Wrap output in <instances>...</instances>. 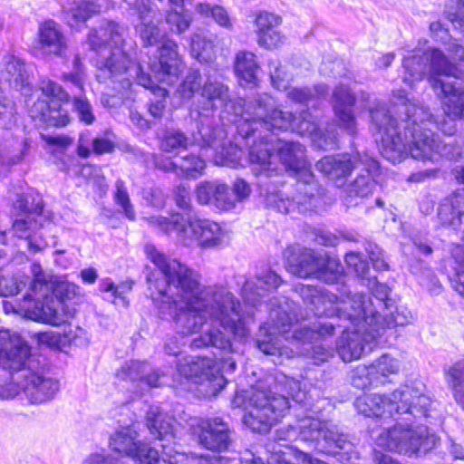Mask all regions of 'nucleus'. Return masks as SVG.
Returning a JSON list of instances; mask_svg holds the SVG:
<instances>
[{
  "label": "nucleus",
  "instance_id": "nucleus-1",
  "mask_svg": "<svg viewBox=\"0 0 464 464\" xmlns=\"http://www.w3.org/2000/svg\"><path fill=\"white\" fill-rule=\"evenodd\" d=\"M147 257L160 277L150 283L169 306V314L183 334L199 332L203 325L218 324L235 336L244 337L247 328L240 302L223 285H202L200 274L147 244Z\"/></svg>",
  "mask_w": 464,
  "mask_h": 464
},
{
  "label": "nucleus",
  "instance_id": "nucleus-2",
  "mask_svg": "<svg viewBox=\"0 0 464 464\" xmlns=\"http://www.w3.org/2000/svg\"><path fill=\"white\" fill-rule=\"evenodd\" d=\"M395 111L401 123L394 119L384 104L370 109L372 127L376 140L382 144V153L393 164L411 157L420 161H437L444 157L457 160L462 150L457 146L442 142L431 127L437 123L429 109L398 92Z\"/></svg>",
  "mask_w": 464,
  "mask_h": 464
},
{
  "label": "nucleus",
  "instance_id": "nucleus-3",
  "mask_svg": "<svg viewBox=\"0 0 464 464\" xmlns=\"http://www.w3.org/2000/svg\"><path fill=\"white\" fill-rule=\"evenodd\" d=\"M123 27L108 21L88 36V44L96 53V77L99 82L119 83L118 94L103 93L101 101L105 107L116 108L122 103L124 93L131 88L132 82L127 76L130 70L131 59L120 45L123 43Z\"/></svg>",
  "mask_w": 464,
  "mask_h": 464
},
{
  "label": "nucleus",
  "instance_id": "nucleus-4",
  "mask_svg": "<svg viewBox=\"0 0 464 464\" xmlns=\"http://www.w3.org/2000/svg\"><path fill=\"white\" fill-rule=\"evenodd\" d=\"M289 398L296 402L306 399V392L298 380L276 374L267 388L262 385L252 389L248 397L245 423L253 430L266 432L290 411Z\"/></svg>",
  "mask_w": 464,
  "mask_h": 464
},
{
  "label": "nucleus",
  "instance_id": "nucleus-5",
  "mask_svg": "<svg viewBox=\"0 0 464 464\" xmlns=\"http://www.w3.org/2000/svg\"><path fill=\"white\" fill-rule=\"evenodd\" d=\"M240 116L243 121L239 125L240 131H244L247 138L255 136L258 128L269 132L291 130L312 140L318 130L317 123L308 111H303L298 116L284 111L275 107L272 97L266 93L243 102Z\"/></svg>",
  "mask_w": 464,
  "mask_h": 464
},
{
  "label": "nucleus",
  "instance_id": "nucleus-6",
  "mask_svg": "<svg viewBox=\"0 0 464 464\" xmlns=\"http://www.w3.org/2000/svg\"><path fill=\"white\" fill-rule=\"evenodd\" d=\"M130 14L136 16V31L144 45L159 44L158 58L149 64L156 82L171 84L180 72L181 59L178 44L161 34L158 27L157 9L150 0H135L130 8Z\"/></svg>",
  "mask_w": 464,
  "mask_h": 464
},
{
  "label": "nucleus",
  "instance_id": "nucleus-7",
  "mask_svg": "<svg viewBox=\"0 0 464 464\" xmlns=\"http://www.w3.org/2000/svg\"><path fill=\"white\" fill-rule=\"evenodd\" d=\"M355 408L367 417L409 414L417 420L425 419L428 424L440 421L434 402L423 391L413 385H401L389 394H364L356 399Z\"/></svg>",
  "mask_w": 464,
  "mask_h": 464
},
{
  "label": "nucleus",
  "instance_id": "nucleus-8",
  "mask_svg": "<svg viewBox=\"0 0 464 464\" xmlns=\"http://www.w3.org/2000/svg\"><path fill=\"white\" fill-rule=\"evenodd\" d=\"M276 434L281 440L291 441L299 438L316 450L339 456L348 463L359 459V453L348 435L332 420L305 417L298 421L297 427L280 429Z\"/></svg>",
  "mask_w": 464,
  "mask_h": 464
},
{
  "label": "nucleus",
  "instance_id": "nucleus-9",
  "mask_svg": "<svg viewBox=\"0 0 464 464\" xmlns=\"http://www.w3.org/2000/svg\"><path fill=\"white\" fill-rule=\"evenodd\" d=\"M275 150H277L285 169L299 172L306 168L305 149L302 144L281 140L274 131L269 135H260L258 140L250 147L248 154L253 171L258 179L260 194H263L265 188L272 187L273 180H276L277 171L271 168L272 152Z\"/></svg>",
  "mask_w": 464,
  "mask_h": 464
},
{
  "label": "nucleus",
  "instance_id": "nucleus-10",
  "mask_svg": "<svg viewBox=\"0 0 464 464\" xmlns=\"http://www.w3.org/2000/svg\"><path fill=\"white\" fill-rule=\"evenodd\" d=\"M300 296L306 306L316 316H337L347 319L358 326V321L364 320L371 325L375 322V310L369 301L366 304L364 298L358 293L351 295L345 285L340 290V296L329 291L312 285H302L299 289Z\"/></svg>",
  "mask_w": 464,
  "mask_h": 464
},
{
  "label": "nucleus",
  "instance_id": "nucleus-11",
  "mask_svg": "<svg viewBox=\"0 0 464 464\" xmlns=\"http://www.w3.org/2000/svg\"><path fill=\"white\" fill-rule=\"evenodd\" d=\"M148 224L165 233H176L179 242L185 246L197 243L202 247H214L222 245L227 238L226 231L221 226L209 219L189 217L187 219L179 213L170 218L163 216H150L144 218Z\"/></svg>",
  "mask_w": 464,
  "mask_h": 464
},
{
  "label": "nucleus",
  "instance_id": "nucleus-12",
  "mask_svg": "<svg viewBox=\"0 0 464 464\" xmlns=\"http://www.w3.org/2000/svg\"><path fill=\"white\" fill-rule=\"evenodd\" d=\"M269 308V319L259 329L256 341L259 351L267 355H277L279 358L290 359L295 356V352L281 345L277 335L285 340L295 341L290 332L294 321L296 319L295 313V304L285 297H274L266 304Z\"/></svg>",
  "mask_w": 464,
  "mask_h": 464
},
{
  "label": "nucleus",
  "instance_id": "nucleus-13",
  "mask_svg": "<svg viewBox=\"0 0 464 464\" xmlns=\"http://www.w3.org/2000/svg\"><path fill=\"white\" fill-rule=\"evenodd\" d=\"M372 437L377 446L409 456L426 453L440 442V438L427 426L396 424L378 434L372 430Z\"/></svg>",
  "mask_w": 464,
  "mask_h": 464
},
{
  "label": "nucleus",
  "instance_id": "nucleus-14",
  "mask_svg": "<svg viewBox=\"0 0 464 464\" xmlns=\"http://www.w3.org/2000/svg\"><path fill=\"white\" fill-rule=\"evenodd\" d=\"M286 267L299 277H314L326 284L338 283L343 277V267L339 259L315 255L312 249L290 246L285 251Z\"/></svg>",
  "mask_w": 464,
  "mask_h": 464
},
{
  "label": "nucleus",
  "instance_id": "nucleus-15",
  "mask_svg": "<svg viewBox=\"0 0 464 464\" xmlns=\"http://www.w3.org/2000/svg\"><path fill=\"white\" fill-rule=\"evenodd\" d=\"M402 65L404 82L411 86L427 76L435 92H438L439 84L443 80L442 77H464V73L450 63L442 52L438 49H430L422 54L405 57Z\"/></svg>",
  "mask_w": 464,
  "mask_h": 464
},
{
  "label": "nucleus",
  "instance_id": "nucleus-16",
  "mask_svg": "<svg viewBox=\"0 0 464 464\" xmlns=\"http://www.w3.org/2000/svg\"><path fill=\"white\" fill-rule=\"evenodd\" d=\"M112 450L133 459L137 464H171L160 459L158 450L148 443L137 441V432L130 427H123L116 430L110 438ZM82 464H122L111 455L92 454Z\"/></svg>",
  "mask_w": 464,
  "mask_h": 464
},
{
  "label": "nucleus",
  "instance_id": "nucleus-17",
  "mask_svg": "<svg viewBox=\"0 0 464 464\" xmlns=\"http://www.w3.org/2000/svg\"><path fill=\"white\" fill-rule=\"evenodd\" d=\"M303 180H298L295 184V195L292 199L284 198L276 188L278 180L272 181V187L265 188L263 194L265 204L267 208L276 209L280 213H293L295 210L300 213H305L316 208L317 201L324 194V189L319 187L314 175L307 170H303Z\"/></svg>",
  "mask_w": 464,
  "mask_h": 464
},
{
  "label": "nucleus",
  "instance_id": "nucleus-18",
  "mask_svg": "<svg viewBox=\"0 0 464 464\" xmlns=\"http://www.w3.org/2000/svg\"><path fill=\"white\" fill-rule=\"evenodd\" d=\"M13 208L15 218L12 227L14 235L26 239L28 248L34 253L44 249L48 243L43 239L38 242L32 235L38 228L44 227L45 223L50 224L43 214L42 200L39 198L34 201L31 196L18 195Z\"/></svg>",
  "mask_w": 464,
  "mask_h": 464
},
{
  "label": "nucleus",
  "instance_id": "nucleus-19",
  "mask_svg": "<svg viewBox=\"0 0 464 464\" xmlns=\"http://www.w3.org/2000/svg\"><path fill=\"white\" fill-rule=\"evenodd\" d=\"M3 310L6 314H14L34 322L59 326L68 319L64 311V304L61 301H42L40 298H33L27 294L19 302L2 301Z\"/></svg>",
  "mask_w": 464,
  "mask_h": 464
},
{
  "label": "nucleus",
  "instance_id": "nucleus-20",
  "mask_svg": "<svg viewBox=\"0 0 464 464\" xmlns=\"http://www.w3.org/2000/svg\"><path fill=\"white\" fill-rule=\"evenodd\" d=\"M0 366L9 371L27 373L25 370L38 369L39 362L31 354L28 343L16 333L0 331Z\"/></svg>",
  "mask_w": 464,
  "mask_h": 464
},
{
  "label": "nucleus",
  "instance_id": "nucleus-21",
  "mask_svg": "<svg viewBox=\"0 0 464 464\" xmlns=\"http://www.w3.org/2000/svg\"><path fill=\"white\" fill-rule=\"evenodd\" d=\"M179 373L195 382H208L212 393L223 390L227 382L224 375L219 374L217 362L209 358L187 355L177 362Z\"/></svg>",
  "mask_w": 464,
  "mask_h": 464
},
{
  "label": "nucleus",
  "instance_id": "nucleus-22",
  "mask_svg": "<svg viewBox=\"0 0 464 464\" xmlns=\"http://www.w3.org/2000/svg\"><path fill=\"white\" fill-rule=\"evenodd\" d=\"M199 444L208 450L218 453L210 460V464H227L231 456L227 453L231 445L230 430L220 418L208 419L202 421L198 433Z\"/></svg>",
  "mask_w": 464,
  "mask_h": 464
},
{
  "label": "nucleus",
  "instance_id": "nucleus-23",
  "mask_svg": "<svg viewBox=\"0 0 464 464\" xmlns=\"http://www.w3.org/2000/svg\"><path fill=\"white\" fill-rule=\"evenodd\" d=\"M196 121L198 131H193L190 137L179 129H166L160 140V149L166 153H173L188 150L192 145H198L201 149L214 147L216 140L212 130L204 127L203 121Z\"/></svg>",
  "mask_w": 464,
  "mask_h": 464
},
{
  "label": "nucleus",
  "instance_id": "nucleus-24",
  "mask_svg": "<svg viewBox=\"0 0 464 464\" xmlns=\"http://www.w3.org/2000/svg\"><path fill=\"white\" fill-rule=\"evenodd\" d=\"M27 373L20 375V383L16 384L7 381V377L0 374L6 384H14L18 388L15 397L22 388L31 403L40 404L54 398L60 389V383L57 379L44 376L37 372V369H27Z\"/></svg>",
  "mask_w": 464,
  "mask_h": 464
},
{
  "label": "nucleus",
  "instance_id": "nucleus-25",
  "mask_svg": "<svg viewBox=\"0 0 464 464\" xmlns=\"http://www.w3.org/2000/svg\"><path fill=\"white\" fill-rule=\"evenodd\" d=\"M361 172L347 184L344 192L346 206H355L361 199L371 196L376 188L373 176L379 171V163L367 154L362 155V161L359 168Z\"/></svg>",
  "mask_w": 464,
  "mask_h": 464
},
{
  "label": "nucleus",
  "instance_id": "nucleus-26",
  "mask_svg": "<svg viewBox=\"0 0 464 464\" xmlns=\"http://www.w3.org/2000/svg\"><path fill=\"white\" fill-rule=\"evenodd\" d=\"M399 370L398 361L388 354H383L371 365H358L352 376V383L359 389H366L385 383L389 374L396 373Z\"/></svg>",
  "mask_w": 464,
  "mask_h": 464
},
{
  "label": "nucleus",
  "instance_id": "nucleus-27",
  "mask_svg": "<svg viewBox=\"0 0 464 464\" xmlns=\"http://www.w3.org/2000/svg\"><path fill=\"white\" fill-rule=\"evenodd\" d=\"M362 161V156L358 152L343 153L323 157L315 167L329 179L342 185L353 169L361 167Z\"/></svg>",
  "mask_w": 464,
  "mask_h": 464
},
{
  "label": "nucleus",
  "instance_id": "nucleus-28",
  "mask_svg": "<svg viewBox=\"0 0 464 464\" xmlns=\"http://www.w3.org/2000/svg\"><path fill=\"white\" fill-rule=\"evenodd\" d=\"M367 287L371 290V293L372 296L376 300V304L373 303L372 299L370 296H366L363 294H361L366 304H369V301L372 304V308L375 310L372 316L376 319L375 322L371 325L368 322H365L364 320L358 321V326L360 327V330L362 331H370L372 336H376L380 334V330L382 329V327L379 326L382 323L380 322L382 319V314L380 310L384 311L389 309L388 304V295H389V287L384 285L377 282L376 278H368L367 283H365Z\"/></svg>",
  "mask_w": 464,
  "mask_h": 464
},
{
  "label": "nucleus",
  "instance_id": "nucleus-29",
  "mask_svg": "<svg viewBox=\"0 0 464 464\" xmlns=\"http://www.w3.org/2000/svg\"><path fill=\"white\" fill-rule=\"evenodd\" d=\"M355 100L354 94L343 85L337 86L332 97L334 114L338 119L339 125L351 135L356 132V121L352 111Z\"/></svg>",
  "mask_w": 464,
  "mask_h": 464
},
{
  "label": "nucleus",
  "instance_id": "nucleus-30",
  "mask_svg": "<svg viewBox=\"0 0 464 464\" xmlns=\"http://www.w3.org/2000/svg\"><path fill=\"white\" fill-rule=\"evenodd\" d=\"M256 282L246 280L242 287V296L248 304L258 307L262 304L261 299L265 293L276 289L281 279L279 276L271 270L264 271L256 276Z\"/></svg>",
  "mask_w": 464,
  "mask_h": 464
},
{
  "label": "nucleus",
  "instance_id": "nucleus-31",
  "mask_svg": "<svg viewBox=\"0 0 464 464\" xmlns=\"http://www.w3.org/2000/svg\"><path fill=\"white\" fill-rule=\"evenodd\" d=\"M438 91L445 115L451 120H464V89L456 82L443 79Z\"/></svg>",
  "mask_w": 464,
  "mask_h": 464
},
{
  "label": "nucleus",
  "instance_id": "nucleus-32",
  "mask_svg": "<svg viewBox=\"0 0 464 464\" xmlns=\"http://www.w3.org/2000/svg\"><path fill=\"white\" fill-rule=\"evenodd\" d=\"M201 96L206 100L201 106L196 111L197 116L195 120L202 118L201 121H208L213 116L218 109L216 102L224 104L228 97V87L223 82L208 79L201 89Z\"/></svg>",
  "mask_w": 464,
  "mask_h": 464
},
{
  "label": "nucleus",
  "instance_id": "nucleus-33",
  "mask_svg": "<svg viewBox=\"0 0 464 464\" xmlns=\"http://www.w3.org/2000/svg\"><path fill=\"white\" fill-rule=\"evenodd\" d=\"M438 218L443 226L464 232V192H454L438 208Z\"/></svg>",
  "mask_w": 464,
  "mask_h": 464
},
{
  "label": "nucleus",
  "instance_id": "nucleus-34",
  "mask_svg": "<svg viewBox=\"0 0 464 464\" xmlns=\"http://www.w3.org/2000/svg\"><path fill=\"white\" fill-rule=\"evenodd\" d=\"M31 116L47 126L63 127L70 121L68 111L55 101L38 100L30 109Z\"/></svg>",
  "mask_w": 464,
  "mask_h": 464
},
{
  "label": "nucleus",
  "instance_id": "nucleus-35",
  "mask_svg": "<svg viewBox=\"0 0 464 464\" xmlns=\"http://www.w3.org/2000/svg\"><path fill=\"white\" fill-rule=\"evenodd\" d=\"M38 38L44 53L62 56L66 49V42L60 25L48 20L39 26Z\"/></svg>",
  "mask_w": 464,
  "mask_h": 464
},
{
  "label": "nucleus",
  "instance_id": "nucleus-36",
  "mask_svg": "<svg viewBox=\"0 0 464 464\" xmlns=\"http://www.w3.org/2000/svg\"><path fill=\"white\" fill-rule=\"evenodd\" d=\"M62 6L71 27L85 23L101 11L99 5L88 0H64Z\"/></svg>",
  "mask_w": 464,
  "mask_h": 464
},
{
  "label": "nucleus",
  "instance_id": "nucleus-37",
  "mask_svg": "<svg viewBox=\"0 0 464 464\" xmlns=\"http://www.w3.org/2000/svg\"><path fill=\"white\" fill-rule=\"evenodd\" d=\"M135 70V79L138 84L143 86L146 89H150L153 93H158L160 99L151 100L149 103V112L154 118H161L165 111L166 101L168 92L158 86L157 82L152 79L150 73L144 72V68L141 63H139Z\"/></svg>",
  "mask_w": 464,
  "mask_h": 464
},
{
  "label": "nucleus",
  "instance_id": "nucleus-38",
  "mask_svg": "<svg viewBox=\"0 0 464 464\" xmlns=\"http://www.w3.org/2000/svg\"><path fill=\"white\" fill-rule=\"evenodd\" d=\"M336 351L345 362L359 359L364 352V338L360 330L344 331L338 338Z\"/></svg>",
  "mask_w": 464,
  "mask_h": 464
},
{
  "label": "nucleus",
  "instance_id": "nucleus-39",
  "mask_svg": "<svg viewBox=\"0 0 464 464\" xmlns=\"http://www.w3.org/2000/svg\"><path fill=\"white\" fill-rule=\"evenodd\" d=\"M234 68L240 81L246 83L256 84L259 64L255 53L247 51H240L236 54Z\"/></svg>",
  "mask_w": 464,
  "mask_h": 464
},
{
  "label": "nucleus",
  "instance_id": "nucleus-40",
  "mask_svg": "<svg viewBox=\"0 0 464 464\" xmlns=\"http://www.w3.org/2000/svg\"><path fill=\"white\" fill-rule=\"evenodd\" d=\"M218 37L210 33L197 32L191 36V53L199 62H208L215 54Z\"/></svg>",
  "mask_w": 464,
  "mask_h": 464
},
{
  "label": "nucleus",
  "instance_id": "nucleus-41",
  "mask_svg": "<svg viewBox=\"0 0 464 464\" xmlns=\"http://www.w3.org/2000/svg\"><path fill=\"white\" fill-rule=\"evenodd\" d=\"M146 425L151 435L162 440L173 438L172 424L165 420L159 406L151 405L146 414Z\"/></svg>",
  "mask_w": 464,
  "mask_h": 464
},
{
  "label": "nucleus",
  "instance_id": "nucleus-42",
  "mask_svg": "<svg viewBox=\"0 0 464 464\" xmlns=\"http://www.w3.org/2000/svg\"><path fill=\"white\" fill-rule=\"evenodd\" d=\"M191 346L194 348L214 347L221 352L231 351V341L228 336L217 328H212L198 337L193 339Z\"/></svg>",
  "mask_w": 464,
  "mask_h": 464
},
{
  "label": "nucleus",
  "instance_id": "nucleus-43",
  "mask_svg": "<svg viewBox=\"0 0 464 464\" xmlns=\"http://www.w3.org/2000/svg\"><path fill=\"white\" fill-rule=\"evenodd\" d=\"M413 320V316L411 313L408 310L407 307L400 305L395 308L394 312L385 313L384 315H382L381 324L379 326L382 327L380 330V334L376 336H372L370 331H363L371 340H376L378 337L383 334L385 327H395V326H403L411 323Z\"/></svg>",
  "mask_w": 464,
  "mask_h": 464
},
{
  "label": "nucleus",
  "instance_id": "nucleus-44",
  "mask_svg": "<svg viewBox=\"0 0 464 464\" xmlns=\"http://www.w3.org/2000/svg\"><path fill=\"white\" fill-rule=\"evenodd\" d=\"M334 324L329 322L319 323L313 328L303 326L298 329H295L292 337L296 342L311 343L318 338H324L331 336L334 334Z\"/></svg>",
  "mask_w": 464,
  "mask_h": 464
},
{
  "label": "nucleus",
  "instance_id": "nucleus-45",
  "mask_svg": "<svg viewBox=\"0 0 464 464\" xmlns=\"http://www.w3.org/2000/svg\"><path fill=\"white\" fill-rule=\"evenodd\" d=\"M205 160L195 154H189L178 160V176L197 179L203 174Z\"/></svg>",
  "mask_w": 464,
  "mask_h": 464
},
{
  "label": "nucleus",
  "instance_id": "nucleus-46",
  "mask_svg": "<svg viewBox=\"0 0 464 464\" xmlns=\"http://www.w3.org/2000/svg\"><path fill=\"white\" fill-rule=\"evenodd\" d=\"M5 72L9 75L8 81L15 88L23 87L27 83V73L24 62L14 55L5 58Z\"/></svg>",
  "mask_w": 464,
  "mask_h": 464
},
{
  "label": "nucleus",
  "instance_id": "nucleus-47",
  "mask_svg": "<svg viewBox=\"0 0 464 464\" xmlns=\"http://www.w3.org/2000/svg\"><path fill=\"white\" fill-rule=\"evenodd\" d=\"M287 97L297 103L307 104L309 102L326 95L328 87L324 84H318L314 88H288Z\"/></svg>",
  "mask_w": 464,
  "mask_h": 464
},
{
  "label": "nucleus",
  "instance_id": "nucleus-48",
  "mask_svg": "<svg viewBox=\"0 0 464 464\" xmlns=\"http://www.w3.org/2000/svg\"><path fill=\"white\" fill-rule=\"evenodd\" d=\"M31 273L34 276L30 289L34 294H41L42 296L47 297V293L52 289V276L44 272L39 264L31 266Z\"/></svg>",
  "mask_w": 464,
  "mask_h": 464
},
{
  "label": "nucleus",
  "instance_id": "nucleus-49",
  "mask_svg": "<svg viewBox=\"0 0 464 464\" xmlns=\"http://www.w3.org/2000/svg\"><path fill=\"white\" fill-rule=\"evenodd\" d=\"M195 10L203 15L211 16L217 24L224 28L230 29L232 27L229 15L222 6H211L209 4L199 3L196 5Z\"/></svg>",
  "mask_w": 464,
  "mask_h": 464
},
{
  "label": "nucleus",
  "instance_id": "nucleus-50",
  "mask_svg": "<svg viewBox=\"0 0 464 464\" xmlns=\"http://www.w3.org/2000/svg\"><path fill=\"white\" fill-rule=\"evenodd\" d=\"M149 368V364L146 362L130 361L118 370L117 376L121 380L140 382V380H143V374Z\"/></svg>",
  "mask_w": 464,
  "mask_h": 464
},
{
  "label": "nucleus",
  "instance_id": "nucleus-51",
  "mask_svg": "<svg viewBox=\"0 0 464 464\" xmlns=\"http://www.w3.org/2000/svg\"><path fill=\"white\" fill-rule=\"evenodd\" d=\"M39 88L50 101L56 102H68L70 99L69 93L57 82L50 79H42Z\"/></svg>",
  "mask_w": 464,
  "mask_h": 464
},
{
  "label": "nucleus",
  "instance_id": "nucleus-52",
  "mask_svg": "<svg viewBox=\"0 0 464 464\" xmlns=\"http://www.w3.org/2000/svg\"><path fill=\"white\" fill-rule=\"evenodd\" d=\"M73 111L79 120L86 125H91L95 121L92 106L84 95H74L72 99Z\"/></svg>",
  "mask_w": 464,
  "mask_h": 464
},
{
  "label": "nucleus",
  "instance_id": "nucleus-53",
  "mask_svg": "<svg viewBox=\"0 0 464 464\" xmlns=\"http://www.w3.org/2000/svg\"><path fill=\"white\" fill-rule=\"evenodd\" d=\"M201 82L202 79L199 71L190 70L180 84L179 92L183 98L190 99L196 92L202 89Z\"/></svg>",
  "mask_w": 464,
  "mask_h": 464
},
{
  "label": "nucleus",
  "instance_id": "nucleus-54",
  "mask_svg": "<svg viewBox=\"0 0 464 464\" xmlns=\"http://www.w3.org/2000/svg\"><path fill=\"white\" fill-rule=\"evenodd\" d=\"M192 19L188 14L170 10L166 14V23L169 29L176 34H182L188 29Z\"/></svg>",
  "mask_w": 464,
  "mask_h": 464
},
{
  "label": "nucleus",
  "instance_id": "nucleus-55",
  "mask_svg": "<svg viewBox=\"0 0 464 464\" xmlns=\"http://www.w3.org/2000/svg\"><path fill=\"white\" fill-rule=\"evenodd\" d=\"M115 200L117 204L121 207L127 218L134 220L135 211L130 201L129 193L124 181L122 179H118L115 183Z\"/></svg>",
  "mask_w": 464,
  "mask_h": 464
},
{
  "label": "nucleus",
  "instance_id": "nucleus-56",
  "mask_svg": "<svg viewBox=\"0 0 464 464\" xmlns=\"http://www.w3.org/2000/svg\"><path fill=\"white\" fill-rule=\"evenodd\" d=\"M453 256L456 261V275L452 286L460 295L464 296V245L457 246Z\"/></svg>",
  "mask_w": 464,
  "mask_h": 464
},
{
  "label": "nucleus",
  "instance_id": "nucleus-57",
  "mask_svg": "<svg viewBox=\"0 0 464 464\" xmlns=\"http://www.w3.org/2000/svg\"><path fill=\"white\" fill-rule=\"evenodd\" d=\"M218 181H201L195 188L197 201L201 205H212Z\"/></svg>",
  "mask_w": 464,
  "mask_h": 464
},
{
  "label": "nucleus",
  "instance_id": "nucleus-58",
  "mask_svg": "<svg viewBox=\"0 0 464 464\" xmlns=\"http://www.w3.org/2000/svg\"><path fill=\"white\" fill-rule=\"evenodd\" d=\"M446 382L451 390L464 387V357L446 370Z\"/></svg>",
  "mask_w": 464,
  "mask_h": 464
},
{
  "label": "nucleus",
  "instance_id": "nucleus-59",
  "mask_svg": "<svg viewBox=\"0 0 464 464\" xmlns=\"http://www.w3.org/2000/svg\"><path fill=\"white\" fill-rule=\"evenodd\" d=\"M218 189L215 193L213 200V206L220 210H229L235 208L236 199L234 196L229 192V188L227 184L218 181Z\"/></svg>",
  "mask_w": 464,
  "mask_h": 464
},
{
  "label": "nucleus",
  "instance_id": "nucleus-60",
  "mask_svg": "<svg viewBox=\"0 0 464 464\" xmlns=\"http://www.w3.org/2000/svg\"><path fill=\"white\" fill-rule=\"evenodd\" d=\"M272 84L278 90H287L290 77L285 68L276 61L269 64Z\"/></svg>",
  "mask_w": 464,
  "mask_h": 464
},
{
  "label": "nucleus",
  "instance_id": "nucleus-61",
  "mask_svg": "<svg viewBox=\"0 0 464 464\" xmlns=\"http://www.w3.org/2000/svg\"><path fill=\"white\" fill-rule=\"evenodd\" d=\"M15 123L14 104L8 99H0V126L11 129Z\"/></svg>",
  "mask_w": 464,
  "mask_h": 464
},
{
  "label": "nucleus",
  "instance_id": "nucleus-62",
  "mask_svg": "<svg viewBox=\"0 0 464 464\" xmlns=\"http://www.w3.org/2000/svg\"><path fill=\"white\" fill-rule=\"evenodd\" d=\"M365 251L376 270H387L388 263L384 258L382 250L374 243L368 241L364 246Z\"/></svg>",
  "mask_w": 464,
  "mask_h": 464
},
{
  "label": "nucleus",
  "instance_id": "nucleus-63",
  "mask_svg": "<svg viewBox=\"0 0 464 464\" xmlns=\"http://www.w3.org/2000/svg\"><path fill=\"white\" fill-rule=\"evenodd\" d=\"M312 140L316 147L323 150H332L337 146V135L333 130L318 129Z\"/></svg>",
  "mask_w": 464,
  "mask_h": 464
},
{
  "label": "nucleus",
  "instance_id": "nucleus-64",
  "mask_svg": "<svg viewBox=\"0 0 464 464\" xmlns=\"http://www.w3.org/2000/svg\"><path fill=\"white\" fill-rule=\"evenodd\" d=\"M281 24V18L274 14L261 12L256 18L258 36L263 33L271 31Z\"/></svg>",
  "mask_w": 464,
  "mask_h": 464
}]
</instances>
